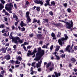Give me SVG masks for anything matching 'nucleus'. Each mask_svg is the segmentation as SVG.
<instances>
[{"mask_svg": "<svg viewBox=\"0 0 77 77\" xmlns=\"http://www.w3.org/2000/svg\"><path fill=\"white\" fill-rule=\"evenodd\" d=\"M9 45V43H7L5 45V47H6V46L8 47Z\"/></svg>", "mask_w": 77, "mask_h": 77, "instance_id": "nucleus-52", "label": "nucleus"}, {"mask_svg": "<svg viewBox=\"0 0 77 77\" xmlns=\"http://www.w3.org/2000/svg\"><path fill=\"white\" fill-rule=\"evenodd\" d=\"M52 37H53V39H56V35L54 33L52 32L51 34Z\"/></svg>", "mask_w": 77, "mask_h": 77, "instance_id": "nucleus-10", "label": "nucleus"}, {"mask_svg": "<svg viewBox=\"0 0 77 77\" xmlns=\"http://www.w3.org/2000/svg\"><path fill=\"white\" fill-rule=\"evenodd\" d=\"M34 2L36 4H40L41 5H43V2L42 1L38 0H34Z\"/></svg>", "mask_w": 77, "mask_h": 77, "instance_id": "nucleus-7", "label": "nucleus"}, {"mask_svg": "<svg viewBox=\"0 0 77 77\" xmlns=\"http://www.w3.org/2000/svg\"><path fill=\"white\" fill-rule=\"evenodd\" d=\"M2 33H4V32H5V29H3L2 30Z\"/></svg>", "mask_w": 77, "mask_h": 77, "instance_id": "nucleus-56", "label": "nucleus"}, {"mask_svg": "<svg viewBox=\"0 0 77 77\" xmlns=\"http://www.w3.org/2000/svg\"><path fill=\"white\" fill-rule=\"evenodd\" d=\"M55 56L56 57L57 60H59L60 59V57L59 56H57L56 54H55Z\"/></svg>", "mask_w": 77, "mask_h": 77, "instance_id": "nucleus-20", "label": "nucleus"}, {"mask_svg": "<svg viewBox=\"0 0 77 77\" xmlns=\"http://www.w3.org/2000/svg\"><path fill=\"white\" fill-rule=\"evenodd\" d=\"M12 30H14V29H15V26H12Z\"/></svg>", "mask_w": 77, "mask_h": 77, "instance_id": "nucleus-59", "label": "nucleus"}, {"mask_svg": "<svg viewBox=\"0 0 77 77\" xmlns=\"http://www.w3.org/2000/svg\"><path fill=\"white\" fill-rule=\"evenodd\" d=\"M63 5L64 6V7H65V8H66V7L67 6V3H64L63 4Z\"/></svg>", "mask_w": 77, "mask_h": 77, "instance_id": "nucleus-35", "label": "nucleus"}, {"mask_svg": "<svg viewBox=\"0 0 77 77\" xmlns=\"http://www.w3.org/2000/svg\"><path fill=\"white\" fill-rule=\"evenodd\" d=\"M53 69H54V67H52L50 68L49 70H50V71H52V70H53Z\"/></svg>", "mask_w": 77, "mask_h": 77, "instance_id": "nucleus-42", "label": "nucleus"}, {"mask_svg": "<svg viewBox=\"0 0 77 77\" xmlns=\"http://www.w3.org/2000/svg\"><path fill=\"white\" fill-rule=\"evenodd\" d=\"M0 2H1L2 3H3V4H5V3H6V2H5V1L3 0H0Z\"/></svg>", "mask_w": 77, "mask_h": 77, "instance_id": "nucleus-26", "label": "nucleus"}, {"mask_svg": "<svg viewBox=\"0 0 77 77\" xmlns=\"http://www.w3.org/2000/svg\"><path fill=\"white\" fill-rule=\"evenodd\" d=\"M37 23H38V25L39 26H40V23H41V22H40V21H39V20H38V21H37Z\"/></svg>", "mask_w": 77, "mask_h": 77, "instance_id": "nucleus-50", "label": "nucleus"}, {"mask_svg": "<svg viewBox=\"0 0 77 77\" xmlns=\"http://www.w3.org/2000/svg\"><path fill=\"white\" fill-rule=\"evenodd\" d=\"M6 12V10L5 9H3L2 11V13H5V14Z\"/></svg>", "mask_w": 77, "mask_h": 77, "instance_id": "nucleus-51", "label": "nucleus"}, {"mask_svg": "<svg viewBox=\"0 0 77 77\" xmlns=\"http://www.w3.org/2000/svg\"><path fill=\"white\" fill-rule=\"evenodd\" d=\"M9 38L10 39H12V35H10L9 36Z\"/></svg>", "mask_w": 77, "mask_h": 77, "instance_id": "nucleus-61", "label": "nucleus"}, {"mask_svg": "<svg viewBox=\"0 0 77 77\" xmlns=\"http://www.w3.org/2000/svg\"><path fill=\"white\" fill-rule=\"evenodd\" d=\"M38 71V72H40V71H41V68L39 67V68H38V69H37Z\"/></svg>", "mask_w": 77, "mask_h": 77, "instance_id": "nucleus-39", "label": "nucleus"}, {"mask_svg": "<svg viewBox=\"0 0 77 77\" xmlns=\"http://www.w3.org/2000/svg\"><path fill=\"white\" fill-rule=\"evenodd\" d=\"M54 74H55L56 77H58L60 75V73H57L56 72H54Z\"/></svg>", "mask_w": 77, "mask_h": 77, "instance_id": "nucleus-9", "label": "nucleus"}, {"mask_svg": "<svg viewBox=\"0 0 77 77\" xmlns=\"http://www.w3.org/2000/svg\"><path fill=\"white\" fill-rule=\"evenodd\" d=\"M5 58L7 59V60H9V59H10L11 58V57L8 54L6 56Z\"/></svg>", "mask_w": 77, "mask_h": 77, "instance_id": "nucleus-13", "label": "nucleus"}, {"mask_svg": "<svg viewBox=\"0 0 77 77\" xmlns=\"http://www.w3.org/2000/svg\"><path fill=\"white\" fill-rule=\"evenodd\" d=\"M18 23V21H17V22H15V26H17V24Z\"/></svg>", "mask_w": 77, "mask_h": 77, "instance_id": "nucleus-54", "label": "nucleus"}, {"mask_svg": "<svg viewBox=\"0 0 77 77\" xmlns=\"http://www.w3.org/2000/svg\"><path fill=\"white\" fill-rule=\"evenodd\" d=\"M29 11H28L26 13V17H29Z\"/></svg>", "mask_w": 77, "mask_h": 77, "instance_id": "nucleus-28", "label": "nucleus"}, {"mask_svg": "<svg viewBox=\"0 0 77 77\" xmlns=\"http://www.w3.org/2000/svg\"><path fill=\"white\" fill-rule=\"evenodd\" d=\"M13 17L14 18H16V17H17V16H16V15L14 14L13 16Z\"/></svg>", "mask_w": 77, "mask_h": 77, "instance_id": "nucleus-49", "label": "nucleus"}, {"mask_svg": "<svg viewBox=\"0 0 77 77\" xmlns=\"http://www.w3.org/2000/svg\"><path fill=\"white\" fill-rule=\"evenodd\" d=\"M16 47H17L16 45H14L13 46V47L14 48V50H15V48H16Z\"/></svg>", "mask_w": 77, "mask_h": 77, "instance_id": "nucleus-48", "label": "nucleus"}, {"mask_svg": "<svg viewBox=\"0 0 77 77\" xmlns=\"http://www.w3.org/2000/svg\"><path fill=\"white\" fill-rule=\"evenodd\" d=\"M38 20H36L35 19H33V21L32 23H36Z\"/></svg>", "mask_w": 77, "mask_h": 77, "instance_id": "nucleus-29", "label": "nucleus"}, {"mask_svg": "<svg viewBox=\"0 0 77 77\" xmlns=\"http://www.w3.org/2000/svg\"><path fill=\"white\" fill-rule=\"evenodd\" d=\"M13 4L12 3L7 4L6 5L5 9H6L7 11H9V13L12 14V11H11L12 10V8H13Z\"/></svg>", "mask_w": 77, "mask_h": 77, "instance_id": "nucleus-3", "label": "nucleus"}, {"mask_svg": "<svg viewBox=\"0 0 77 77\" xmlns=\"http://www.w3.org/2000/svg\"><path fill=\"white\" fill-rule=\"evenodd\" d=\"M0 51H3L5 50V48H3L2 49H0Z\"/></svg>", "mask_w": 77, "mask_h": 77, "instance_id": "nucleus-55", "label": "nucleus"}, {"mask_svg": "<svg viewBox=\"0 0 77 77\" xmlns=\"http://www.w3.org/2000/svg\"><path fill=\"white\" fill-rule=\"evenodd\" d=\"M27 6L26 5H24V6H23V8H26L27 7Z\"/></svg>", "mask_w": 77, "mask_h": 77, "instance_id": "nucleus-62", "label": "nucleus"}, {"mask_svg": "<svg viewBox=\"0 0 77 77\" xmlns=\"http://www.w3.org/2000/svg\"><path fill=\"white\" fill-rule=\"evenodd\" d=\"M21 47H23V48L25 51H27V49H26V47H25V46H24V44L21 45Z\"/></svg>", "mask_w": 77, "mask_h": 77, "instance_id": "nucleus-18", "label": "nucleus"}, {"mask_svg": "<svg viewBox=\"0 0 77 77\" xmlns=\"http://www.w3.org/2000/svg\"><path fill=\"white\" fill-rule=\"evenodd\" d=\"M60 36H61V33H60V32H58V34L57 35V37H58V38L60 37Z\"/></svg>", "mask_w": 77, "mask_h": 77, "instance_id": "nucleus-37", "label": "nucleus"}, {"mask_svg": "<svg viewBox=\"0 0 77 77\" xmlns=\"http://www.w3.org/2000/svg\"><path fill=\"white\" fill-rule=\"evenodd\" d=\"M20 25V26H21V27H23V26H26V24L24 23L23 21H21Z\"/></svg>", "mask_w": 77, "mask_h": 77, "instance_id": "nucleus-11", "label": "nucleus"}, {"mask_svg": "<svg viewBox=\"0 0 77 77\" xmlns=\"http://www.w3.org/2000/svg\"><path fill=\"white\" fill-rule=\"evenodd\" d=\"M6 50H4L3 51H2V53H6Z\"/></svg>", "mask_w": 77, "mask_h": 77, "instance_id": "nucleus-58", "label": "nucleus"}, {"mask_svg": "<svg viewBox=\"0 0 77 77\" xmlns=\"http://www.w3.org/2000/svg\"><path fill=\"white\" fill-rule=\"evenodd\" d=\"M15 63H16V64H20V62H18V60H17L16 62H15Z\"/></svg>", "mask_w": 77, "mask_h": 77, "instance_id": "nucleus-30", "label": "nucleus"}, {"mask_svg": "<svg viewBox=\"0 0 77 77\" xmlns=\"http://www.w3.org/2000/svg\"><path fill=\"white\" fill-rule=\"evenodd\" d=\"M61 22H63L66 23V27L67 29H71V30H72V27H73V23L72 20H71L69 22H65L63 20H62Z\"/></svg>", "mask_w": 77, "mask_h": 77, "instance_id": "nucleus-2", "label": "nucleus"}, {"mask_svg": "<svg viewBox=\"0 0 77 77\" xmlns=\"http://www.w3.org/2000/svg\"><path fill=\"white\" fill-rule=\"evenodd\" d=\"M53 45H51L50 47V49L51 51L52 50H53Z\"/></svg>", "mask_w": 77, "mask_h": 77, "instance_id": "nucleus-40", "label": "nucleus"}, {"mask_svg": "<svg viewBox=\"0 0 77 77\" xmlns=\"http://www.w3.org/2000/svg\"><path fill=\"white\" fill-rule=\"evenodd\" d=\"M64 36L65 38H62L61 39H59L58 40V42L60 45H62V43H63L64 41V40H66V39L68 38V35H67L66 34H64Z\"/></svg>", "mask_w": 77, "mask_h": 77, "instance_id": "nucleus-5", "label": "nucleus"}, {"mask_svg": "<svg viewBox=\"0 0 77 77\" xmlns=\"http://www.w3.org/2000/svg\"><path fill=\"white\" fill-rule=\"evenodd\" d=\"M61 57H63V58H65V55L64 54H63L61 55Z\"/></svg>", "mask_w": 77, "mask_h": 77, "instance_id": "nucleus-34", "label": "nucleus"}, {"mask_svg": "<svg viewBox=\"0 0 77 77\" xmlns=\"http://www.w3.org/2000/svg\"><path fill=\"white\" fill-rule=\"evenodd\" d=\"M12 50V48H10L8 49L7 51H11Z\"/></svg>", "mask_w": 77, "mask_h": 77, "instance_id": "nucleus-45", "label": "nucleus"}, {"mask_svg": "<svg viewBox=\"0 0 77 77\" xmlns=\"http://www.w3.org/2000/svg\"><path fill=\"white\" fill-rule=\"evenodd\" d=\"M5 15H8V16H9L10 15L8 13V12H6L5 13Z\"/></svg>", "mask_w": 77, "mask_h": 77, "instance_id": "nucleus-33", "label": "nucleus"}, {"mask_svg": "<svg viewBox=\"0 0 77 77\" xmlns=\"http://www.w3.org/2000/svg\"><path fill=\"white\" fill-rule=\"evenodd\" d=\"M5 27V25H0V28H4Z\"/></svg>", "mask_w": 77, "mask_h": 77, "instance_id": "nucleus-36", "label": "nucleus"}, {"mask_svg": "<svg viewBox=\"0 0 77 77\" xmlns=\"http://www.w3.org/2000/svg\"><path fill=\"white\" fill-rule=\"evenodd\" d=\"M60 48V46H56L55 51H57L59 50V49Z\"/></svg>", "mask_w": 77, "mask_h": 77, "instance_id": "nucleus-16", "label": "nucleus"}, {"mask_svg": "<svg viewBox=\"0 0 77 77\" xmlns=\"http://www.w3.org/2000/svg\"><path fill=\"white\" fill-rule=\"evenodd\" d=\"M2 42H3V45H5V44H6V43L5 42V41H4V40H2Z\"/></svg>", "mask_w": 77, "mask_h": 77, "instance_id": "nucleus-46", "label": "nucleus"}, {"mask_svg": "<svg viewBox=\"0 0 77 77\" xmlns=\"http://www.w3.org/2000/svg\"><path fill=\"white\" fill-rule=\"evenodd\" d=\"M29 36L30 37H32V36H33V34H31L29 35Z\"/></svg>", "mask_w": 77, "mask_h": 77, "instance_id": "nucleus-64", "label": "nucleus"}, {"mask_svg": "<svg viewBox=\"0 0 77 77\" xmlns=\"http://www.w3.org/2000/svg\"><path fill=\"white\" fill-rule=\"evenodd\" d=\"M75 48V50H77V46H75L74 47Z\"/></svg>", "mask_w": 77, "mask_h": 77, "instance_id": "nucleus-63", "label": "nucleus"}, {"mask_svg": "<svg viewBox=\"0 0 77 77\" xmlns=\"http://www.w3.org/2000/svg\"><path fill=\"white\" fill-rule=\"evenodd\" d=\"M43 20H44V23H48V19H43Z\"/></svg>", "mask_w": 77, "mask_h": 77, "instance_id": "nucleus-22", "label": "nucleus"}, {"mask_svg": "<svg viewBox=\"0 0 77 77\" xmlns=\"http://www.w3.org/2000/svg\"><path fill=\"white\" fill-rule=\"evenodd\" d=\"M37 52L36 51V49L35 48L33 51V52L32 53V52L30 51H28V53H27V56H29L30 55H33L35 54V53Z\"/></svg>", "mask_w": 77, "mask_h": 77, "instance_id": "nucleus-6", "label": "nucleus"}, {"mask_svg": "<svg viewBox=\"0 0 77 77\" xmlns=\"http://www.w3.org/2000/svg\"><path fill=\"white\" fill-rule=\"evenodd\" d=\"M44 54V51L41 50L40 48H38V52L36 54V57L34 59V60H37V61L39 60L38 63L36 64V67L37 68H38L39 67L41 66V65L42 63V58H41V57Z\"/></svg>", "mask_w": 77, "mask_h": 77, "instance_id": "nucleus-1", "label": "nucleus"}, {"mask_svg": "<svg viewBox=\"0 0 77 77\" xmlns=\"http://www.w3.org/2000/svg\"><path fill=\"white\" fill-rule=\"evenodd\" d=\"M4 20L5 21H8V18L6 17H4Z\"/></svg>", "mask_w": 77, "mask_h": 77, "instance_id": "nucleus-53", "label": "nucleus"}, {"mask_svg": "<svg viewBox=\"0 0 77 77\" xmlns=\"http://www.w3.org/2000/svg\"><path fill=\"white\" fill-rule=\"evenodd\" d=\"M10 62H11V63L12 64V63H14V62H14V60H10Z\"/></svg>", "mask_w": 77, "mask_h": 77, "instance_id": "nucleus-44", "label": "nucleus"}, {"mask_svg": "<svg viewBox=\"0 0 77 77\" xmlns=\"http://www.w3.org/2000/svg\"><path fill=\"white\" fill-rule=\"evenodd\" d=\"M29 2H28V1H26V3L25 4V5H26V6H28V5H29Z\"/></svg>", "mask_w": 77, "mask_h": 77, "instance_id": "nucleus-41", "label": "nucleus"}, {"mask_svg": "<svg viewBox=\"0 0 77 77\" xmlns=\"http://www.w3.org/2000/svg\"><path fill=\"white\" fill-rule=\"evenodd\" d=\"M4 75H2L0 74V77H3Z\"/></svg>", "mask_w": 77, "mask_h": 77, "instance_id": "nucleus-60", "label": "nucleus"}, {"mask_svg": "<svg viewBox=\"0 0 77 77\" xmlns=\"http://www.w3.org/2000/svg\"><path fill=\"white\" fill-rule=\"evenodd\" d=\"M36 10L37 11H40V7H36Z\"/></svg>", "mask_w": 77, "mask_h": 77, "instance_id": "nucleus-32", "label": "nucleus"}, {"mask_svg": "<svg viewBox=\"0 0 77 77\" xmlns=\"http://www.w3.org/2000/svg\"><path fill=\"white\" fill-rule=\"evenodd\" d=\"M36 36L37 37V38H38V39H41V36H42V35L41 34H38L36 35Z\"/></svg>", "mask_w": 77, "mask_h": 77, "instance_id": "nucleus-12", "label": "nucleus"}, {"mask_svg": "<svg viewBox=\"0 0 77 77\" xmlns=\"http://www.w3.org/2000/svg\"><path fill=\"white\" fill-rule=\"evenodd\" d=\"M71 61L72 63H74V62H75V59L74 58H72L71 59Z\"/></svg>", "mask_w": 77, "mask_h": 77, "instance_id": "nucleus-17", "label": "nucleus"}, {"mask_svg": "<svg viewBox=\"0 0 77 77\" xmlns=\"http://www.w3.org/2000/svg\"><path fill=\"white\" fill-rule=\"evenodd\" d=\"M51 5L54 6L55 5V2L54 1H52L51 2Z\"/></svg>", "mask_w": 77, "mask_h": 77, "instance_id": "nucleus-23", "label": "nucleus"}, {"mask_svg": "<svg viewBox=\"0 0 77 77\" xmlns=\"http://www.w3.org/2000/svg\"><path fill=\"white\" fill-rule=\"evenodd\" d=\"M50 65H51V62H49L48 64H47L46 65L47 68H48L49 66H50Z\"/></svg>", "mask_w": 77, "mask_h": 77, "instance_id": "nucleus-19", "label": "nucleus"}, {"mask_svg": "<svg viewBox=\"0 0 77 77\" xmlns=\"http://www.w3.org/2000/svg\"><path fill=\"white\" fill-rule=\"evenodd\" d=\"M67 11H68V12H71V9H70L69 8H68L67 9Z\"/></svg>", "mask_w": 77, "mask_h": 77, "instance_id": "nucleus-43", "label": "nucleus"}, {"mask_svg": "<svg viewBox=\"0 0 77 77\" xmlns=\"http://www.w3.org/2000/svg\"><path fill=\"white\" fill-rule=\"evenodd\" d=\"M3 35L4 36H7L6 33H4V34H3Z\"/></svg>", "mask_w": 77, "mask_h": 77, "instance_id": "nucleus-57", "label": "nucleus"}, {"mask_svg": "<svg viewBox=\"0 0 77 77\" xmlns=\"http://www.w3.org/2000/svg\"><path fill=\"white\" fill-rule=\"evenodd\" d=\"M13 41L15 44H18V42L21 44L23 42V40H20V38L18 37L13 38Z\"/></svg>", "mask_w": 77, "mask_h": 77, "instance_id": "nucleus-4", "label": "nucleus"}, {"mask_svg": "<svg viewBox=\"0 0 77 77\" xmlns=\"http://www.w3.org/2000/svg\"><path fill=\"white\" fill-rule=\"evenodd\" d=\"M35 63H36V62H35L32 63V66H34V68H35V67H36V66L35 65Z\"/></svg>", "mask_w": 77, "mask_h": 77, "instance_id": "nucleus-21", "label": "nucleus"}, {"mask_svg": "<svg viewBox=\"0 0 77 77\" xmlns=\"http://www.w3.org/2000/svg\"><path fill=\"white\" fill-rule=\"evenodd\" d=\"M69 47H70V46L69 45H68L67 46V47L66 48V51H68L69 53L70 52V50L69 49Z\"/></svg>", "mask_w": 77, "mask_h": 77, "instance_id": "nucleus-8", "label": "nucleus"}, {"mask_svg": "<svg viewBox=\"0 0 77 77\" xmlns=\"http://www.w3.org/2000/svg\"><path fill=\"white\" fill-rule=\"evenodd\" d=\"M26 18H27V23H28L30 22L31 19L30 18V17H27Z\"/></svg>", "mask_w": 77, "mask_h": 77, "instance_id": "nucleus-14", "label": "nucleus"}, {"mask_svg": "<svg viewBox=\"0 0 77 77\" xmlns=\"http://www.w3.org/2000/svg\"><path fill=\"white\" fill-rule=\"evenodd\" d=\"M42 48H47V46L45 45H44L42 47Z\"/></svg>", "mask_w": 77, "mask_h": 77, "instance_id": "nucleus-31", "label": "nucleus"}, {"mask_svg": "<svg viewBox=\"0 0 77 77\" xmlns=\"http://www.w3.org/2000/svg\"><path fill=\"white\" fill-rule=\"evenodd\" d=\"M17 59L19 60L20 61H21L22 60V58L20 56H19L17 57Z\"/></svg>", "mask_w": 77, "mask_h": 77, "instance_id": "nucleus-25", "label": "nucleus"}, {"mask_svg": "<svg viewBox=\"0 0 77 77\" xmlns=\"http://www.w3.org/2000/svg\"><path fill=\"white\" fill-rule=\"evenodd\" d=\"M21 30L23 32H24L25 30V28L24 27L21 28Z\"/></svg>", "mask_w": 77, "mask_h": 77, "instance_id": "nucleus-38", "label": "nucleus"}, {"mask_svg": "<svg viewBox=\"0 0 77 77\" xmlns=\"http://www.w3.org/2000/svg\"><path fill=\"white\" fill-rule=\"evenodd\" d=\"M4 8V5L0 3V11Z\"/></svg>", "mask_w": 77, "mask_h": 77, "instance_id": "nucleus-15", "label": "nucleus"}, {"mask_svg": "<svg viewBox=\"0 0 77 77\" xmlns=\"http://www.w3.org/2000/svg\"><path fill=\"white\" fill-rule=\"evenodd\" d=\"M49 14L51 15H53V12H52V11L49 12Z\"/></svg>", "mask_w": 77, "mask_h": 77, "instance_id": "nucleus-47", "label": "nucleus"}, {"mask_svg": "<svg viewBox=\"0 0 77 77\" xmlns=\"http://www.w3.org/2000/svg\"><path fill=\"white\" fill-rule=\"evenodd\" d=\"M50 0H47L46 1V4H47V5H49V2H50Z\"/></svg>", "mask_w": 77, "mask_h": 77, "instance_id": "nucleus-24", "label": "nucleus"}, {"mask_svg": "<svg viewBox=\"0 0 77 77\" xmlns=\"http://www.w3.org/2000/svg\"><path fill=\"white\" fill-rule=\"evenodd\" d=\"M5 71L4 70H3V71L1 72V73L0 74L4 75V73H5Z\"/></svg>", "mask_w": 77, "mask_h": 77, "instance_id": "nucleus-27", "label": "nucleus"}]
</instances>
